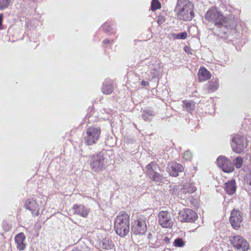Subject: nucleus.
<instances>
[{
	"instance_id": "nucleus-1",
	"label": "nucleus",
	"mask_w": 251,
	"mask_h": 251,
	"mask_svg": "<svg viewBox=\"0 0 251 251\" xmlns=\"http://www.w3.org/2000/svg\"><path fill=\"white\" fill-rule=\"evenodd\" d=\"M175 11L177 18L184 21H191L195 16L194 5L189 0H177Z\"/></svg>"
},
{
	"instance_id": "nucleus-2",
	"label": "nucleus",
	"mask_w": 251,
	"mask_h": 251,
	"mask_svg": "<svg viewBox=\"0 0 251 251\" xmlns=\"http://www.w3.org/2000/svg\"><path fill=\"white\" fill-rule=\"evenodd\" d=\"M129 215L126 211H121L116 217L114 223L116 233L121 237L126 235L129 231Z\"/></svg>"
},
{
	"instance_id": "nucleus-3",
	"label": "nucleus",
	"mask_w": 251,
	"mask_h": 251,
	"mask_svg": "<svg viewBox=\"0 0 251 251\" xmlns=\"http://www.w3.org/2000/svg\"><path fill=\"white\" fill-rule=\"evenodd\" d=\"M205 18L209 22L213 23L218 27H221L225 23V17L216 7H212L206 12Z\"/></svg>"
},
{
	"instance_id": "nucleus-4",
	"label": "nucleus",
	"mask_w": 251,
	"mask_h": 251,
	"mask_svg": "<svg viewBox=\"0 0 251 251\" xmlns=\"http://www.w3.org/2000/svg\"><path fill=\"white\" fill-rule=\"evenodd\" d=\"M145 169L146 175L153 182L157 185L163 182L165 177L158 172L160 168L156 162H151L146 166Z\"/></svg>"
},
{
	"instance_id": "nucleus-5",
	"label": "nucleus",
	"mask_w": 251,
	"mask_h": 251,
	"mask_svg": "<svg viewBox=\"0 0 251 251\" xmlns=\"http://www.w3.org/2000/svg\"><path fill=\"white\" fill-rule=\"evenodd\" d=\"M101 130L98 126H90L84 134L83 142L86 145L91 146L96 144L99 140Z\"/></svg>"
},
{
	"instance_id": "nucleus-6",
	"label": "nucleus",
	"mask_w": 251,
	"mask_h": 251,
	"mask_svg": "<svg viewBox=\"0 0 251 251\" xmlns=\"http://www.w3.org/2000/svg\"><path fill=\"white\" fill-rule=\"evenodd\" d=\"M231 146L234 152L241 153L247 147L246 139L243 135H236L232 138Z\"/></svg>"
},
{
	"instance_id": "nucleus-7",
	"label": "nucleus",
	"mask_w": 251,
	"mask_h": 251,
	"mask_svg": "<svg viewBox=\"0 0 251 251\" xmlns=\"http://www.w3.org/2000/svg\"><path fill=\"white\" fill-rule=\"evenodd\" d=\"M230 244L236 250H241L242 251H247L250 248L248 241L242 236L237 235L229 238Z\"/></svg>"
},
{
	"instance_id": "nucleus-8",
	"label": "nucleus",
	"mask_w": 251,
	"mask_h": 251,
	"mask_svg": "<svg viewBox=\"0 0 251 251\" xmlns=\"http://www.w3.org/2000/svg\"><path fill=\"white\" fill-rule=\"evenodd\" d=\"M105 166L104 158L102 153L100 152L91 156L90 166L93 171L98 172L102 170Z\"/></svg>"
},
{
	"instance_id": "nucleus-9",
	"label": "nucleus",
	"mask_w": 251,
	"mask_h": 251,
	"mask_svg": "<svg viewBox=\"0 0 251 251\" xmlns=\"http://www.w3.org/2000/svg\"><path fill=\"white\" fill-rule=\"evenodd\" d=\"M179 217L182 222H194L198 218L197 213L192 209L186 208L180 211Z\"/></svg>"
},
{
	"instance_id": "nucleus-10",
	"label": "nucleus",
	"mask_w": 251,
	"mask_h": 251,
	"mask_svg": "<svg viewBox=\"0 0 251 251\" xmlns=\"http://www.w3.org/2000/svg\"><path fill=\"white\" fill-rule=\"evenodd\" d=\"M131 230L134 234H144L147 231L145 221L141 219L134 221L131 224Z\"/></svg>"
},
{
	"instance_id": "nucleus-11",
	"label": "nucleus",
	"mask_w": 251,
	"mask_h": 251,
	"mask_svg": "<svg viewBox=\"0 0 251 251\" xmlns=\"http://www.w3.org/2000/svg\"><path fill=\"white\" fill-rule=\"evenodd\" d=\"M158 221L162 227L165 228L171 227L173 225L171 215L165 211H161L158 214Z\"/></svg>"
},
{
	"instance_id": "nucleus-12",
	"label": "nucleus",
	"mask_w": 251,
	"mask_h": 251,
	"mask_svg": "<svg viewBox=\"0 0 251 251\" xmlns=\"http://www.w3.org/2000/svg\"><path fill=\"white\" fill-rule=\"evenodd\" d=\"M243 221L241 213L239 210L233 209L230 213L229 222L234 229H238L241 226Z\"/></svg>"
},
{
	"instance_id": "nucleus-13",
	"label": "nucleus",
	"mask_w": 251,
	"mask_h": 251,
	"mask_svg": "<svg viewBox=\"0 0 251 251\" xmlns=\"http://www.w3.org/2000/svg\"><path fill=\"white\" fill-rule=\"evenodd\" d=\"M184 170L183 166L176 162H171L168 164L167 171L173 176H176L179 172H182Z\"/></svg>"
},
{
	"instance_id": "nucleus-14",
	"label": "nucleus",
	"mask_w": 251,
	"mask_h": 251,
	"mask_svg": "<svg viewBox=\"0 0 251 251\" xmlns=\"http://www.w3.org/2000/svg\"><path fill=\"white\" fill-rule=\"evenodd\" d=\"M26 209L30 211L33 216H37L39 215V204L33 199H29L27 200L25 204Z\"/></svg>"
},
{
	"instance_id": "nucleus-15",
	"label": "nucleus",
	"mask_w": 251,
	"mask_h": 251,
	"mask_svg": "<svg viewBox=\"0 0 251 251\" xmlns=\"http://www.w3.org/2000/svg\"><path fill=\"white\" fill-rule=\"evenodd\" d=\"M74 214L78 215L83 218H86L90 212V209L85 207L82 204L73 205L72 207Z\"/></svg>"
},
{
	"instance_id": "nucleus-16",
	"label": "nucleus",
	"mask_w": 251,
	"mask_h": 251,
	"mask_svg": "<svg viewBox=\"0 0 251 251\" xmlns=\"http://www.w3.org/2000/svg\"><path fill=\"white\" fill-rule=\"evenodd\" d=\"M25 236L24 233L21 232L18 234L15 237V241L16 243V247L20 251H23L25 248V244L24 241Z\"/></svg>"
},
{
	"instance_id": "nucleus-17",
	"label": "nucleus",
	"mask_w": 251,
	"mask_h": 251,
	"mask_svg": "<svg viewBox=\"0 0 251 251\" xmlns=\"http://www.w3.org/2000/svg\"><path fill=\"white\" fill-rule=\"evenodd\" d=\"M114 90L112 81L110 79L105 80L101 87L102 92L105 95L111 94Z\"/></svg>"
},
{
	"instance_id": "nucleus-18",
	"label": "nucleus",
	"mask_w": 251,
	"mask_h": 251,
	"mask_svg": "<svg viewBox=\"0 0 251 251\" xmlns=\"http://www.w3.org/2000/svg\"><path fill=\"white\" fill-rule=\"evenodd\" d=\"M225 190L228 195H232L236 190V184L234 179L228 181L225 184Z\"/></svg>"
},
{
	"instance_id": "nucleus-19",
	"label": "nucleus",
	"mask_w": 251,
	"mask_h": 251,
	"mask_svg": "<svg viewBox=\"0 0 251 251\" xmlns=\"http://www.w3.org/2000/svg\"><path fill=\"white\" fill-rule=\"evenodd\" d=\"M196 190V187L191 182L186 183L182 188H181L179 192V194H190L194 193Z\"/></svg>"
},
{
	"instance_id": "nucleus-20",
	"label": "nucleus",
	"mask_w": 251,
	"mask_h": 251,
	"mask_svg": "<svg viewBox=\"0 0 251 251\" xmlns=\"http://www.w3.org/2000/svg\"><path fill=\"white\" fill-rule=\"evenodd\" d=\"M225 23L222 25V26L226 28L233 29L235 27L237 24V20L235 19V17L232 15H230L227 19L225 17Z\"/></svg>"
},
{
	"instance_id": "nucleus-21",
	"label": "nucleus",
	"mask_w": 251,
	"mask_h": 251,
	"mask_svg": "<svg viewBox=\"0 0 251 251\" xmlns=\"http://www.w3.org/2000/svg\"><path fill=\"white\" fill-rule=\"evenodd\" d=\"M199 80L200 81H204L211 77L210 72L204 68H201L199 71Z\"/></svg>"
},
{
	"instance_id": "nucleus-22",
	"label": "nucleus",
	"mask_w": 251,
	"mask_h": 251,
	"mask_svg": "<svg viewBox=\"0 0 251 251\" xmlns=\"http://www.w3.org/2000/svg\"><path fill=\"white\" fill-rule=\"evenodd\" d=\"M100 247L105 250H110L113 247V244L108 238H103L100 243Z\"/></svg>"
},
{
	"instance_id": "nucleus-23",
	"label": "nucleus",
	"mask_w": 251,
	"mask_h": 251,
	"mask_svg": "<svg viewBox=\"0 0 251 251\" xmlns=\"http://www.w3.org/2000/svg\"><path fill=\"white\" fill-rule=\"evenodd\" d=\"M184 106L183 108L184 110L191 113L195 109V103L193 101H187V100L182 101Z\"/></svg>"
},
{
	"instance_id": "nucleus-24",
	"label": "nucleus",
	"mask_w": 251,
	"mask_h": 251,
	"mask_svg": "<svg viewBox=\"0 0 251 251\" xmlns=\"http://www.w3.org/2000/svg\"><path fill=\"white\" fill-rule=\"evenodd\" d=\"M222 170L226 173H231L234 170V168L231 162L227 159L226 161V163L223 165Z\"/></svg>"
},
{
	"instance_id": "nucleus-25",
	"label": "nucleus",
	"mask_w": 251,
	"mask_h": 251,
	"mask_svg": "<svg viewBox=\"0 0 251 251\" xmlns=\"http://www.w3.org/2000/svg\"><path fill=\"white\" fill-rule=\"evenodd\" d=\"M207 89L209 92H214L216 91L219 87L218 80H211L208 82Z\"/></svg>"
},
{
	"instance_id": "nucleus-26",
	"label": "nucleus",
	"mask_w": 251,
	"mask_h": 251,
	"mask_svg": "<svg viewBox=\"0 0 251 251\" xmlns=\"http://www.w3.org/2000/svg\"><path fill=\"white\" fill-rule=\"evenodd\" d=\"M156 115V113L153 110L151 109H146L143 111L142 112V118L145 121L150 120V116H154Z\"/></svg>"
},
{
	"instance_id": "nucleus-27",
	"label": "nucleus",
	"mask_w": 251,
	"mask_h": 251,
	"mask_svg": "<svg viewBox=\"0 0 251 251\" xmlns=\"http://www.w3.org/2000/svg\"><path fill=\"white\" fill-rule=\"evenodd\" d=\"M149 72L152 74V77H156L158 75V70L153 64L149 66Z\"/></svg>"
},
{
	"instance_id": "nucleus-28",
	"label": "nucleus",
	"mask_w": 251,
	"mask_h": 251,
	"mask_svg": "<svg viewBox=\"0 0 251 251\" xmlns=\"http://www.w3.org/2000/svg\"><path fill=\"white\" fill-rule=\"evenodd\" d=\"M243 163V159L242 157L239 156L233 160V164L237 168H240Z\"/></svg>"
},
{
	"instance_id": "nucleus-29",
	"label": "nucleus",
	"mask_w": 251,
	"mask_h": 251,
	"mask_svg": "<svg viewBox=\"0 0 251 251\" xmlns=\"http://www.w3.org/2000/svg\"><path fill=\"white\" fill-rule=\"evenodd\" d=\"M172 37L175 39H186L187 37V33L184 31L178 34L173 33L172 34Z\"/></svg>"
},
{
	"instance_id": "nucleus-30",
	"label": "nucleus",
	"mask_w": 251,
	"mask_h": 251,
	"mask_svg": "<svg viewBox=\"0 0 251 251\" xmlns=\"http://www.w3.org/2000/svg\"><path fill=\"white\" fill-rule=\"evenodd\" d=\"M227 159L225 157L223 156H220L218 157L217 159V164L219 167L222 168L223 165L225 164L226 161Z\"/></svg>"
},
{
	"instance_id": "nucleus-31",
	"label": "nucleus",
	"mask_w": 251,
	"mask_h": 251,
	"mask_svg": "<svg viewBox=\"0 0 251 251\" xmlns=\"http://www.w3.org/2000/svg\"><path fill=\"white\" fill-rule=\"evenodd\" d=\"M11 0H0V10H2L8 7Z\"/></svg>"
},
{
	"instance_id": "nucleus-32",
	"label": "nucleus",
	"mask_w": 251,
	"mask_h": 251,
	"mask_svg": "<svg viewBox=\"0 0 251 251\" xmlns=\"http://www.w3.org/2000/svg\"><path fill=\"white\" fill-rule=\"evenodd\" d=\"M151 6L152 10L154 11L160 7V3L158 0H152Z\"/></svg>"
},
{
	"instance_id": "nucleus-33",
	"label": "nucleus",
	"mask_w": 251,
	"mask_h": 251,
	"mask_svg": "<svg viewBox=\"0 0 251 251\" xmlns=\"http://www.w3.org/2000/svg\"><path fill=\"white\" fill-rule=\"evenodd\" d=\"M174 245L175 247H182L184 245V242L182 238H178L174 241Z\"/></svg>"
},
{
	"instance_id": "nucleus-34",
	"label": "nucleus",
	"mask_w": 251,
	"mask_h": 251,
	"mask_svg": "<svg viewBox=\"0 0 251 251\" xmlns=\"http://www.w3.org/2000/svg\"><path fill=\"white\" fill-rule=\"evenodd\" d=\"M183 158L186 160H190L192 158V153L189 151H186L184 153Z\"/></svg>"
},
{
	"instance_id": "nucleus-35",
	"label": "nucleus",
	"mask_w": 251,
	"mask_h": 251,
	"mask_svg": "<svg viewBox=\"0 0 251 251\" xmlns=\"http://www.w3.org/2000/svg\"><path fill=\"white\" fill-rule=\"evenodd\" d=\"M102 28L105 32H110L111 27L108 23H104L102 25Z\"/></svg>"
},
{
	"instance_id": "nucleus-36",
	"label": "nucleus",
	"mask_w": 251,
	"mask_h": 251,
	"mask_svg": "<svg viewBox=\"0 0 251 251\" xmlns=\"http://www.w3.org/2000/svg\"><path fill=\"white\" fill-rule=\"evenodd\" d=\"M165 21V18L162 16H158L157 19V23L159 25H162Z\"/></svg>"
},
{
	"instance_id": "nucleus-37",
	"label": "nucleus",
	"mask_w": 251,
	"mask_h": 251,
	"mask_svg": "<svg viewBox=\"0 0 251 251\" xmlns=\"http://www.w3.org/2000/svg\"><path fill=\"white\" fill-rule=\"evenodd\" d=\"M247 182L251 186V173L246 176Z\"/></svg>"
},
{
	"instance_id": "nucleus-38",
	"label": "nucleus",
	"mask_w": 251,
	"mask_h": 251,
	"mask_svg": "<svg viewBox=\"0 0 251 251\" xmlns=\"http://www.w3.org/2000/svg\"><path fill=\"white\" fill-rule=\"evenodd\" d=\"M113 40L105 39L103 41V43L105 44H111L113 42Z\"/></svg>"
},
{
	"instance_id": "nucleus-39",
	"label": "nucleus",
	"mask_w": 251,
	"mask_h": 251,
	"mask_svg": "<svg viewBox=\"0 0 251 251\" xmlns=\"http://www.w3.org/2000/svg\"><path fill=\"white\" fill-rule=\"evenodd\" d=\"M149 84V83L148 81H146L145 80H142L141 82V85L143 86H148Z\"/></svg>"
},
{
	"instance_id": "nucleus-40",
	"label": "nucleus",
	"mask_w": 251,
	"mask_h": 251,
	"mask_svg": "<svg viewBox=\"0 0 251 251\" xmlns=\"http://www.w3.org/2000/svg\"><path fill=\"white\" fill-rule=\"evenodd\" d=\"M163 241L165 243H167V244L170 243V239L167 236H165L164 238Z\"/></svg>"
},
{
	"instance_id": "nucleus-41",
	"label": "nucleus",
	"mask_w": 251,
	"mask_h": 251,
	"mask_svg": "<svg viewBox=\"0 0 251 251\" xmlns=\"http://www.w3.org/2000/svg\"><path fill=\"white\" fill-rule=\"evenodd\" d=\"M2 15H0V29L1 28V26L2 25Z\"/></svg>"
},
{
	"instance_id": "nucleus-42",
	"label": "nucleus",
	"mask_w": 251,
	"mask_h": 251,
	"mask_svg": "<svg viewBox=\"0 0 251 251\" xmlns=\"http://www.w3.org/2000/svg\"><path fill=\"white\" fill-rule=\"evenodd\" d=\"M81 251L80 250L78 249V248H74L72 251Z\"/></svg>"
}]
</instances>
